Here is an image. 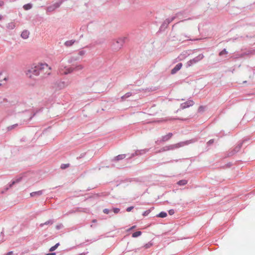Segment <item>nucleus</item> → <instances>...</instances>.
<instances>
[{
    "instance_id": "nucleus-45",
    "label": "nucleus",
    "mask_w": 255,
    "mask_h": 255,
    "mask_svg": "<svg viewBox=\"0 0 255 255\" xmlns=\"http://www.w3.org/2000/svg\"><path fill=\"white\" fill-rule=\"evenodd\" d=\"M60 227H61V225H59V226H57V228L58 229H59V228H60Z\"/></svg>"
},
{
    "instance_id": "nucleus-31",
    "label": "nucleus",
    "mask_w": 255,
    "mask_h": 255,
    "mask_svg": "<svg viewBox=\"0 0 255 255\" xmlns=\"http://www.w3.org/2000/svg\"><path fill=\"white\" fill-rule=\"evenodd\" d=\"M69 166V164H62L61 166V168L62 169H65Z\"/></svg>"
},
{
    "instance_id": "nucleus-47",
    "label": "nucleus",
    "mask_w": 255,
    "mask_h": 255,
    "mask_svg": "<svg viewBox=\"0 0 255 255\" xmlns=\"http://www.w3.org/2000/svg\"><path fill=\"white\" fill-rule=\"evenodd\" d=\"M3 85V84H2V83H0V86H1V85Z\"/></svg>"
},
{
    "instance_id": "nucleus-7",
    "label": "nucleus",
    "mask_w": 255,
    "mask_h": 255,
    "mask_svg": "<svg viewBox=\"0 0 255 255\" xmlns=\"http://www.w3.org/2000/svg\"><path fill=\"white\" fill-rule=\"evenodd\" d=\"M193 104H194L193 101L192 100H189V101H188L186 102L181 104V107L182 109H184L186 108H188L190 106H192V105H193Z\"/></svg>"
},
{
    "instance_id": "nucleus-37",
    "label": "nucleus",
    "mask_w": 255,
    "mask_h": 255,
    "mask_svg": "<svg viewBox=\"0 0 255 255\" xmlns=\"http://www.w3.org/2000/svg\"><path fill=\"white\" fill-rule=\"evenodd\" d=\"M174 213V211L173 210H170L169 211V214L170 215H172Z\"/></svg>"
},
{
    "instance_id": "nucleus-2",
    "label": "nucleus",
    "mask_w": 255,
    "mask_h": 255,
    "mask_svg": "<svg viewBox=\"0 0 255 255\" xmlns=\"http://www.w3.org/2000/svg\"><path fill=\"white\" fill-rule=\"evenodd\" d=\"M126 39V37H122L114 40L111 45L113 50L115 51L120 50L123 47Z\"/></svg>"
},
{
    "instance_id": "nucleus-9",
    "label": "nucleus",
    "mask_w": 255,
    "mask_h": 255,
    "mask_svg": "<svg viewBox=\"0 0 255 255\" xmlns=\"http://www.w3.org/2000/svg\"><path fill=\"white\" fill-rule=\"evenodd\" d=\"M172 136V133H168L167 134L162 136L161 141L164 142L169 140Z\"/></svg>"
},
{
    "instance_id": "nucleus-18",
    "label": "nucleus",
    "mask_w": 255,
    "mask_h": 255,
    "mask_svg": "<svg viewBox=\"0 0 255 255\" xmlns=\"http://www.w3.org/2000/svg\"><path fill=\"white\" fill-rule=\"evenodd\" d=\"M56 9L53 6V5L52 4L47 7V12H52L55 10Z\"/></svg>"
},
{
    "instance_id": "nucleus-14",
    "label": "nucleus",
    "mask_w": 255,
    "mask_h": 255,
    "mask_svg": "<svg viewBox=\"0 0 255 255\" xmlns=\"http://www.w3.org/2000/svg\"><path fill=\"white\" fill-rule=\"evenodd\" d=\"M79 59L78 56H72L68 60V63H71L72 62L77 61Z\"/></svg>"
},
{
    "instance_id": "nucleus-41",
    "label": "nucleus",
    "mask_w": 255,
    "mask_h": 255,
    "mask_svg": "<svg viewBox=\"0 0 255 255\" xmlns=\"http://www.w3.org/2000/svg\"><path fill=\"white\" fill-rule=\"evenodd\" d=\"M61 87L60 88H62V87H64V82H61Z\"/></svg>"
},
{
    "instance_id": "nucleus-43",
    "label": "nucleus",
    "mask_w": 255,
    "mask_h": 255,
    "mask_svg": "<svg viewBox=\"0 0 255 255\" xmlns=\"http://www.w3.org/2000/svg\"><path fill=\"white\" fill-rule=\"evenodd\" d=\"M2 19V16L1 15H0V20H1Z\"/></svg>"
},
{
    "instance_id": "nucleus-4",
    "label": "nucleus",
    "mask_w": 255,
    "mask_h": 255,
    "mask_svg": "<svg viewBox=\"0 0 255 255\" xmlns=\"http://www.w3.org/2000/svg\"><path fill=\"white\" fill-rule=\"evenodd\" d=\"M204 56L203 54H200L197 56L188 61L186 64V67L188 68L192 66L193 64L197 63L198 62L202 60L204 58Z\"/></svg>"
},
{
    "instance_id": "nucleus-39",
    "label": "nucleus",
    "mask_w": 255,
    "mask_h": 255,
    "mask_svg": "<svg viewBox=\"0 0 255 255\" xmlns=\"http://www.w3.org/2000/svg\"><path fill=\"white\" fill-rule=\"evenodd\" d=\"M135 227H136V226H132L131 228H130L128 230V231L131 230H132V229H134Z\"/></svg>"
},
{
    "instance_id": "nucleus-8",
    "label": "nucleus",
    "mask_w": 255,
    "mask_h": 255,
    "mask_svg": "<svg viewBox=\"0 0 255 255\" xmlns=\"http://www.w3.org/2000/svg\"><path fill=\"white\" fill-rule=\"evenodd\" d=\"M29 35V32L28 30H23L21 34V37L23 39H27L28 38Z\"/></svg>"
},
{
    "instance_id": "nucleus-10",
    "label": "nucleus",
    "mask_w": 255,
    "mask_h": 255,
    "mask_svg": "<svg viewBox=\"0 0 255 255\" xmlns=\"http://www.w3.org/2000/svg\"><path fill=\"white\" fill-rule=\"evenodd\" d=\"M15 27V23L13 22H9L6 25V28L10 30L13 29Z\"/></svg>"
},
{
    "instance_id": "nucleus-33",
    "label": "nucleus",
    "mask_w": 255,
    "mask_h": 255,
    "mask_svg": "<svg viewBox=\"0 0 255 255\" xmlns=\"http://www.w3.org/2000/svg\"><path fill=\"white\" fill-rule=\"evenodd\" d=\"M103 212L105 214H108L109 213V210L108 209H105L104 210H103Z\"/></svg>"
},
{
    "instance_id": "nucleus-44",
    "label": "nucleus",
    "mask_w": 255,
    "mask_h": 255,
    "mask_svg": "<svg viewBox=\"0 0 255 255\" xmlns=\"http://www.w3.org/2000/svg\"><path fill=\"white\" fill-rule=\"evenodd\" d=\"M79 255H85V254L84 253H82V254H80Z\"/></svg>"
},
{
    "instance_id": "nucleus-16",
    "label": "nucleus",
    "mask_w": 255,
    "mask_h": 255,
    "mask_svg": "<svg viewBox=\"0 0 255 255\" xmlns=\"http://www.w3.org/2000/svg\"><path fill=\"white\" fill-rule=\"evenodd\" d=\"M187 183V181L185 179L181 180L177 182V184L180 186L185 185Z\"/></svg>"
},
{
    "instance_id": "nucleus-15",
    "label": "nucleus",
    "mask_w": 255,
    "mask_h": 255,
    "mask_svg": "<svg viewBox=\"0 0 255 255\" xmlns=\"http://www.w3.org/2000/svg\"><path fill=\"white\" fill-rule=\"evenodd\" d=\"M126 157L125 154H120L118 156H117L115 158V160H119L124 159Z\"/></svg>"
},
{
    "instance_id": "nucleus-46",
    "label": "nucleus",
    "mask_w": 255,
    "mask_h": 255,
    "mask_svg": "<svg viewBox=\"0 0 255 255\" xmlns=\"http://www.w3.org/2000/svg\"><path fill=\"white\" fill-rule=\"evenodd\" d=\"M60 227H61V225H59V226H57V228L58 229H59V228H60Z\"/></svg>"
},
{
    "instance_id": "nucleus-38",
    "label": "nucleus",
    "mask_w": 255,
    "mask_h": 255,
    "mask_svg": "<svg viewBox=\"0 0 255 255\" xmlns=\"http://www.w3.org/2000/svg\"><path fill=\"white\" fill-rule=\"evenodd\" d=\"M4 5V2L2 0H0V6Z\"/></svg>"
},
{
    "instance_id": "nucleus-35",
    "label": "nucleus",
    "mask_w": 255,
    "mask_h": 255,
    "mask_svg": "<svg viewBox=\"0 0 255 255\" xmlns=\"http://www.w3.org/2000/svg\"><path fill=\"white\" fill-rule=\"evenodd\" d=\"M201 38H196V39H190L189 40H191V41H197V40H201Z\"/></svg>"
},
{
    "instance_id": "nucleus-30",
    "label": "nucleus",
    "mask_w": 255,
    "mask_h": 255,
    "mask_svg": "<svg viewBox=\"0 0 255 255\" xmlns=\"http://www.w3.org/2000/svg\"><path fill=\"white\" fill-rule=\"evenodd\" d=\"M85 51H84V50H81V51H79V52L78 54H79V55H80V56H82V55H84V54H85Z\"/></svg>"
},
{
    "instance_id": "nucleus-42",
    "label": "nucleus",
    "mask_w": 255,
    "mask_h": 255,
    "mask_svg": "<svg viewBox=\"0 0 255 255\" xmlns=\"http://www.w3.org/2000/svg\"><path fill=\"white\" fill-rule=\"evenodd\" d=\"M3 80H7V78H6V77H4V78L3 79Z\"/></svg>"
},
{
    "instance_id": "nucleus-26",
    "label": "nucleus",
    "mask_w": 255,
    "mask_h": 255,
    "mask_svg": "<svg viewBox=\"0 0 255 255\" xmlns=\"http://www.w3.org/2000/svg\"><path fill=\"white\" fill-rule=\"evenodd\" d=\"M152 246V244L151 243H148L144 245V248L145 249H148L151 247Z\"/></svg>"
},
{
    "instance_id": "nucleus-6",
    "label": "nucleus",
    "mask_w": 255,
    "mask_h": 255,
    "mask_svg": "<svg viewBox=\"0 0 255 255\" xmlns=\"http://www.w3.org/2000/svg\"><path fill=\"white\" fill-rule=\"evenodd\" d=\"M182 64L181 63H179L177 65H175V66L171 70V74H175L177 71H178L182 67Z\"/></svg>"
},
{
    "instance_id": "nucleus-28",
    "label": "nucleus",
    "mask_w": 255,
    "mask_h": 255,
    "mask_svg": "<svg viewBox=\"0 0 255 255\" xmlns=\"http://www.w3.org/2000/svg\"><path fill=\"white\" fill-rule=\"evenodd\" d=\"M166 23H167L166 21H165L161 25V26H160V29H161L162 28H166L167 26H166Z\"/></svg>"
},
{
    "instance_id": "nucleus-20",
    "label": "nucleus",
    "mask_w": 255,
    "mask_h": 255,
    "mask_svg": "<svg viewBox=\"0 0 255 255\" xmlns=\"http://www.w3.org/2000/svg\"><path fill=\"white\" fill-rule=\"evenodd\" d=\"M131 96V93L128 92V93H126L124 96H122L121 98L123 100H124L126 98H128Z\"/></svg>"
},
{
    "instance_id": "nucleus-1",
    "label": "nucleus",
    "mask_w": 255,
    "mask_h": 255,
    "mask_svg": "<svg viewBox=\"0 0 255 255\" xmlns=\"http://www.w3.org/2000/svg\"><path fill=\"white\" fill-rule=\"evenodd\" d=\"M25 73L29 78L34 79L35 76H40L42 79H45L50 75L51 68L45 63H34L25 70Z\"/></svg>"
},
{
    "instance_id": "nucleus-21",
    "label": "nucleus",
    "mask_w": 255,
    "mask_h": 255,
    "mask_svg": "<svg viewBox=\"0 0 255 255\" xmlns=\"http://www.w3.org/2000/svg\"><path fill=\"white\" fill-rule=\"evenodd\" d=\"M59 246V243H57L55 246L52 247L49 249V251L50 252H53V251H55L58 247Z\"/></svg>"
},
{
    "instance_id": "nucleus-11",
    "label": "nucleus",
    "mask_w": 255,
    "mask_h": 255,
    "mask_svg": "<svg viewBox=\"0 0 255 255\" xmlns=\"http://www.w3.org/2000/svg\"><path fill=\"white\" fill-rule=\"evenodd\" d=\"M42 191L40 190L36 192H33L30 193L31 197H34L35 196H40L42 194Z\"/></svg>"
},
{
    "instance_id": "nucleus-36",
    "label": "nucleus",
    "mask_w": 255,
    "mask_h": 255,
    "mask_svg": "<svg viewBox=\"0 0 255 255\" xmlns=\"http://www.w3.org/2000/svg\"><path fill=\"white\" fill-rule=\"evenodd\" d=\"M213 142H214V140H213V139H211V140H210L208 142V144H212V143H213Z\"/></svg>"
},
{
    "instance_id": "nucleus-23",
    "label": "nucleus",
    "mask_w": 255,
    "mask_h": 255,
    "mask_svg": "<svg viewBox=\"0 0 255 255\" xmlns=\"http://www.w3.org/2000/svg\"><path fill=\"white\" fill-rule=\"evenodd\" d=\"M21 179V178H17V179H15V180L13 181L12 182L11 184H10V187H11L12 185H14V184L20 182Z\"/></svg>"
},
{
    "instance_id": "nucleus-17",
    "label": "nucleus",
    "mask_w": 255,
    "mask_h": 255,
    "mask_svg": "<svg viewBox=\"0 0 255 255\" xmlns=\"http://www.w3.org/2000/svg\"><path fill=\"white\" fill-rule=\"evenodd\" d=\"M62 2H63V1L62 0V1H60L59 2H55V3L53 4L52 5L55 7V8L56 9V8H58L59 7H60V6L61 5Z\"/></svg>"
},
{
    "instance_id": "nucleus-3",
    "label": "nucleus",
    "mask_w": 255,
    "mask_h": 255,
    "mask_svg": "<svg viewBox=\"0 0 255 255\" xmlns=\"http://www.w3.org/2000/svg\"><path fill=\"white\" fill-rule=\"evenodd\" d=\"M83 68V66L82 65H78L74 68H73V67H69V68L64 67V69L60 70L59 72H60V74L62 75H67L69 73H71L74 70L78 71L80 70H82Z\"/></svg>"
},
{
    "instance_id": "nucleus-34",
    "label": "nucleus",
    "mask_w": 255,
    "mask_h": 255,
    "mask_svg": "<svg viewBox=\"0 0 255 255\" xmlns=\"http://www.w3.org/2000/svg\"><path fill=\"white\" fill-rule=\"evenodd\" d=\"M149 213V211H146L143 213V216H145L147 215Z\"/></svg>"
},
{
    "instance_id": "nucleus-5",
    "label": "nucleus",
    "mask_w": 255,
    "mask_h": 255,
    "mask_svg": "<svg viewBox=\"0 0 255 255\" xmlns=\"http://www.w3.org/2000/svg\"><path fill=\"white\" fill-rule=\"evenodd\" d=\"M190 54L189 51H183L177 57L179 61H182L185 59Z\"/></svg>"
},
{
    "instance_id": "nucleus-32",
    "label": "nucleus",
    "mask_w": 255,
    "mask_h": 255,
    "mask_svg": "<svg viewBox=\"0 0 255 255\" xmlns=\"http://www.w3.org/2000/svg\"><path fill=\"white\" fill-rule=\"evenodd\" d=\"M133 208V206H130V207H128L127 209V212H130L131 211V210Z\"/></svg>"
},
{
    "instance_id": "nucleus-29",
    "label": "nucleus",
    "mask_w": 255,
    "mask_h": 255,
    "mask_svg": "<svg viewBox=\"0 0 255 255\" xmlns=\"http://www.w3.org/2000/svg\"><path fill=\"white\" fill-rule=\"evenodd\" d=\"M120 209L118 208H115L113 209V212L116 214L120 212Z\"/></svg>"
},
{
    "instance_id": "nucleus-24",
    "label": "nucleus",
    "mask_w": 255,
    "mask_h": 255,
    "mask_svg": "<svg viewBox=\"0 0 255 255\" xmlns=\"http://www.w3.org/2000/svg\"><path fill=\"white\" fill-rule=\"evenodd\" d=\"M228 53V51L226 50V49H224L222 51H221L220 53H219V55L220 56H222L224 54H226Z\"/></svg>"
},
{
    "instance_id": "nucleus-12",
    "label": "nucleus",
    "mask_w": 255,
    "mask_h": 255,
    "mask_svg": "<svg viewBox=\"0 0 255 255\" xmlns=\"http://www.w3.org/2000/svg\"><path fill=\"white\" fill-rule=\"evenodd\" d=\"M32 7V4L31 3H28L27 4H24L23 6V8L25 10H28L30 9Z\"/></svg>"
},
{
    "instance_id": "nucleus-22",
    "label": "nucleus",
    "mask_w": 255,
    "mask_h": 255,
    "mask_svg": "<svg viewBox=\"0 0 255 255\" xmlns=\"http://www.w3.org/2000/svg\"><path fill=\"white\" fill-rule=\"evenodd\" d=\"M167 213H165V212H162L161 213H160L157 216V217H160V218H165L167 216Z\"/></svg>"
},
{
    "instance_id": "nucleus-48",
    "label": "nucleus",
    "mask_w": 255,
    "mask_h": 255,
    "mask_svg": "<svg viewBox=\"0 0 255 255\" xmlns=\"http://www.w3.org/2000/svg\"><path fill=\"white\" fill-rule=\"evenodd\" d=\"M2 74V72H0V75Z\"/></svg>"
},
{
    "instance_id": "nucleus-27",
    "label": "nucleus",
    "mask_w": 255,
    "mask_h": 255,
    "mask_svg": "<svg viewBox=\"0 0 255 255\" xmlns=\"http://www.w3.org/2000/svg\"><path fill=\"white\" fill-rule=\"evenodd\" d=\"M53 224V222L51 221H48L47 222H46L44 224H40V226L41 227H42L43 226V225H48V224Z\"/></svg>"
},
{
    "instance_id": "nucleus-40",
    "label": "nucleus",
    "mask_w": 255,
    "mask_h": 255,
    "mask_svg": "<svg viewBox=\"0 0 255 255\" xmlns=\"http://www.w3.org/2000/svg\"><path fill=\"white\" fill-rule=\"evenodd\" d=\"M45 255H55V253H49V254H46Z\"/></svg>"
},
{
    "instance_id": "nucleus-19",
    "label": "nucleus",
    "mask_w": 255,
    "mask_h": 255,
    "mask_svg": "<svg viewBox=\"0 0 255 255\" xmlns=\"http://www.w3.org/2000/svg\"><path fill=\"white\" fill-rule=\"evenodd\" d=\"M141 235V232L140 231H137L132 234V237L133 238H136L138 236H140Z\"/></svg>"
},
{
    "instance_id": "nucleus-13",
    "label": "nucleus",
    "mask_w": 255,
    "mask_h": 255,
    "mask_svg": "<svg viewBox=\"0 0 255 255\" xmlns=\"http://www.w3.org/2000/svg\"><path fill=\"white\" fill-rule=\"evenodd\" d=\"M75 42V40H68L66 41L65 42V45L66 46H72L74 43Z\"/></svg>"
},
{
    "instance_id": "nucleus-25",
    "label": "nucleus",
    "mask_w": 255,
    "mask_h": 255,
    "mask_svg": "<svg viewBox=\"0 0 255 255\" xmlns=\"http://www.w3.org/2000/svg\"><path fill=\"white\" fill-rule=\"evenodd\" d=\"M174 17H172L171 19H167L165 21H166L167 23H166V26H167V25H168V24L169 23H170L173 19H174Z\"/></svg>"
}]
</instances>
